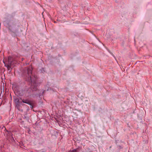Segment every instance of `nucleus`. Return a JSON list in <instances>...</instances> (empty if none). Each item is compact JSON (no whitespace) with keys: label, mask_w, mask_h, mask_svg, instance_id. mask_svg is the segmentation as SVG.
<instances>
[{"label":"nucleus","mask_w":152,"mask_h":152,"mask_svg":"<svg viewBox=\"0 0 152 152\" xmlns=\"http://www.w3.org/2000/svg\"><path fill=\"white\" fill-rule=\"evenodd\" d=\"M26 70L25 75L27 80L29 82H31V88H29L28 89L25 90L23 91V93L25 94V96L28 97L31 96L32 93L34 91H36L37 89V84L36 83V80L37 79V76L36 75L31 76L32 75V68L31 67H29L28 68H26ZM33 96V95L32 94Z\"/></svg>","instance_id":"obj_1"},{"label":"nucleus","mask_w":152,"mask_h":152,"mask_svg":"<svg viewBox=\"0 0 152 152\" xmlns=\"http://www.w3.org/2000/svg\"><path fill=\"white\" fill-rule=\"evenodd\" d=\"M12 57L10 56H9L8 57V62H7L8 65H9V66L11 68H12Z\"/></svg>","instance_id":"obj_2"},{"label":"nucleus","mask_w":152,"mask_h":152,"mask_svg":"<svg viewBox=\"0 0 152 152\" xmlns=\"http://www.w3.org/2000/svg\"><path fill=\"white\" fill-rule=\"evenodd\" d=\"M22 102L23 103L27 104L30 105H31V104L32 101L29 100L28 99H23L22 100Z\"/></svg>","instance_id":"obj_3"},{"label":"nucleus","mask_w":152,"mask_h":152,"mask_svg":"<svg viewBox=\"0 0 152 152\" xmlns=\"http://www.w3.org/2000/svg\"><path fill=\"white\" fill-rule=\"evenodd\" d=\"M3 62L5 64V66L7 67L8 70L11 71L12 69V68H11L10 66H9V65H8L7 63H4V61Z\"/></svg>","instance_id":"obj_4"},{"label":"nucleus","mask_w":152,"mask_h":152,"mask_svg":"<svg viewBox=\"0 0 152 152\" xmlns=\"http://www.w3.org/2000/svg\"><path fill=\"white\" fill-rule=\"evenodd\" d=\"M15 101L16 103L17 104H18L19 102V100L18 99H16L15 100Z\"/></svg>","instance_id":"obj_5"},{"label":"nucleus","mask_w":152,"mask_h":152,"mask_svg":"<svg viewBox=\"0 0 152 152\" xmlns=\"http://www.w3.org/2000/svg\"><path fill=\"white\" fill-rule=\"evenodd\" d=\"M33 102H31V104L30 105V107L31 108H33Z\"/></svg>","instance_id":"obj_6"},{"label":"nucleus","mask_w":152,"mask_h":152,"mask_svg":"<svg viewBox=\"0 0 152 152\" xmlns=\"http://www.w3.org/2000/svg\"><path fill=\"white\" fill-rule=\"evenodd\" d=\"M70 152H76V150L75 149L72 150L70 151Z\"/></svg>","instance_id":"obj_7"}]
</instances>
